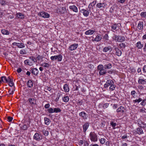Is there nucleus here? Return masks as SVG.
Returning <instances> with one entry per match:
<instances>
[{
  "instance_id": "b1692460",
  "label": "nucleus",
  "mask_w": 146,
  "mask_h": 146,
  "mask_svg": "<svg viewBox=\"0 0 146 146\" xmlns=\"http://www.w3.org/2000/svg\"><path fill=\"white\" fill-rule=\"evenodd\" d=\"M143 44H141L140 41H139L137 42L136 44V46L139 49L143 47Z\"/></svg>"
},
{
  "instance_id": "49530a36",
  "label": "nucleus",
  "mask_w": 146,
  "mask_h": 146,
  "mask_svg": "<svg viewBox=\"0 0 146 146\" xmlns=\"http://www.w3.org/2000/svg\"><path fill=\"white\" fill-rule=\"evenodd\" d=\"M1 78L3 79V82L7 83L8 82V81L7 80V78L5 76H3L1 77Z\"/></svg>"
},
{
  "instance_id": "f257e3e1",
  "label": "nucleus",
  "mask_w": 146,
  "mask_h": 146,
  "mask_svg": "<svg viewBox=\"0 0 146 146\" xmlns=\"http://www.w3.org/2000/svg\"><path fill=\"white\" fill-rule=\"evenodd\" d=\"M90 137L92 141L96 142L98 140V137L97 135L94 132H91L90 134Z\"/></svg>"
},
{
  "instance_id": "4be33fe9",
  "label": "nucleus",
  "mask_w": 146,
  "mask_h": 146,
  "mask_svg": "<svg viewBox=\"0 0 146 146\" xmlns=\"http://www.w3.org/2000/svg\"><path fill=\"white\" fill-rule=\"evenodd\" d=\"M138 82L139 84H146V79H143L139 78L138 80Z\"/></svg>"
},
{
  "instance_id": "aec40b11",
  "label": "nucleus",
  "mask_w": 146,
  "mask_h": 146,
  "mask_svg": "<svg viewBox=\"0 0 146 146\" xmlns=\"http://www.w3.org/2000/svg\"><path fill=\"white\" fill-rule=\"evenodd\" d=\"M63 88L64 91L66 92H68L69 91V88L68 85L67 84H65L63 86Z\"/></svg>"
},
{
  "instance_id": "69168bd1",
  "label": "nucleus",
  "mask_w": 146,
  "mask_h": 146,
  "mask_svg": "<svg viewBox=\"0 0 146 146\" xmlns=\"http://www.w3.org/2000/svg\"><path fill=\"white\" fill-rule=\"evenodd\" d=\"M25 50H21L20 51V53L21 54H25Z\"/></svg>"
},
{
  "instance_id": "0e129e2a",
  "label": "nucleus",
  "mask_w": 146,
  "mask_h": 146,
  "mask_svg": "<svg viewBox=\"0 0 146 146\" xmlns=\"http://www.w3.org/2000/svg\"><path fill=\"white\" fill-rule=\"evenodd\" d=\"M108 105L109 104L108 103H106L104 105L103 107L106 108L108 106Z\"/></svg>"
},
{
  "instance_id": "bb28decb",
  "label": "nucleus",
  "mask_w": 146,
  "mask_h": 146,
  "mask_svg": "<svg viewBox=\"0 0 146 146\" xmlns=\"http://www.w3.org/2000/svg\"><path fill=\"white\" fill-rule=\"evenodd\" d=\"M136 131L137 133L139 134H143V130L141 128H137Z\"/></svg>"
},
{
  "instance_id": "e433bc0d",
  "label": "nucleus",
  "mask_w": 146,
  "mask_h": 146,
  "mask_svg": "<svg viewBox=\"0 0 146 146\" xmlns=\"http://www.w3.org/2000/svg\"><path fill=\"white\" fill-rule=\"evenodd\" d=\"M61 111V110L59 108H54V113H57Z\"/></svg>"
},
{
  "instance_id": "8fccbe9b",
  "label": "nucleus",
  "mask_w": 146,
  "mask_h": 146,
  "mask_svg": "<svg viewBox=\"0 0 146 146\" xmlns=\"http://www.w3.org/2000/svg\"><path fill=\"white\" fill-rule=\"evenodd\" d=\"M43 133L45 136H47L48 134V132L47 131L44 130L43 131Z\"/></svg>"
},
{
  "instance_id": "412c9836",
  "label": "nucleus",
  "mask_w": 146,
  "mask_h": 146,
  "mask_svg": "<svg viewBox=\"0 0 146 146\" xmlns=\"http://www.w3.org/2000/svg\"><path fill=\"white\" fill-rule=\"evenodd\" d=\"M95 32V31L91 30H88L87 31L85 32V34L86 35H92L94 32Z\"/></svg>"
},
{
  "instance_id": "13d9d810",
  "label": "nucleus",
  "mask_w": 146,
  "mask_h": 146,
  "mask_svg": "<svg viewBox=\"0 0 146 146\" xmlns=\"http://www.w3.org/2000/svg\"><path fill=\"white\" fill-rule=\"evenodd\" d=\"M143 70L144 72H146V65L144 66L143 68Z\"/></svg>"
},
{
  "instance_id": "9d476101",
  "label": "nucleus",
  "mask_w": 146,
  "mask_h": 146,
  "mask_svg": "<svg viewBox=\"0 0 146 146\" xmlns=\"http://www.w3.org/2000/svg\"><path fill=\"white\" fill-rule=\"evenodd\" d=\"M125 109L123 106H120L116 110V112L119 113L121 112V113H123L125 112Z\"/></svg>"
},
{
  "instance_id": "2f4dec72",
  "label": "nucleus",
  "mask_w": 146,
  "mask_h": 146,
  "mask_svg": "<svg viewBox=\"0 0 146 146\" xmlns=\"http://www.w3.org/2000/svg\"><path fill=\"white\" fill-rule=\"evenodd\" d=\"M24 63L25 64L30 66L32 64V62L28 59H27L25 60Z\"/></svg>"
},
{
  "instance_id": "0eeeda50",
  "label": "nucleus",
  "mask_w": 146,
  "mask_h": 146,
  "mask_svg": "<svg viewBox=\"0 0 146 146\" xmlns=\"http://www.w3.org/2000/svg\"><path fill=\"white\" fill-rule=\"evenodd\" d=\"M28 101L30 103L31 106L33 107V105H36V100L33 98H29L28 99Z\"/></svg>"
},
{
  "instance_id": "774afa93",
  "label": "nucleus",
  "mask_w": 146,
  "mask_h": 146,
  "mask_svg": "<svg viewBox=\"0 0 146 146\" xmlns=\"http://www.w3.org/2000/svg\"><path fill=\"white\" fill-rule=\"evenodd\" d=\"M22 69L21 68H19L17 70V71L18 73H20L22 71Z\"/></svg>"
},
{
  "instance_id": "f8f14e48",
  "label": "nucleus",
  "mask_w": 146,
  "mask_h": 146,
  "mask_svg": "<svg viewBox=\"0 0 146 146\" xmlns=\"http://www.w3.org/2000/svg\"><path fill=\"white\" fill-rule=\"evenodd\" d=\"M31 73L34 75H36L38 73V70L36 68H32L31 70Z\"/></svg>"
},
{
  "instance_id": "473e14b6",
  "label": "nucleus",
  "mask_w": 146,
  "mask_h": 146,
  "mask_svg": "<svg viewBox=\"0 0 146 146\" xmlns=\"http://www.w3.org/2000/svg\"><path fill=\"white\" fill-rule=\"evenodd\" d=\"M62 99L63 101L66 102H68L69 101V98L68 96H65L64 97H62Z\"/></svg>"
},
{
  "instance_id": "bf43d9fd",
  "label": "nucleus",
  "mask_w": 146,
  "mask_h": 146,
  "mask_svg": "<svg viewBox=\"0 0 146 146\" xmlns=\"http://www.w3.org/2000/svg\"><path fill=\"white\" fill-rule=\"evenodd\" d=\"M0 3L2 5H5V1L3 0L1 1Z\"/></svg>"
},
{
  "instance_id": "5fc2aeb1",
  "label": "nucleus",
  "mask_w": 146,
  "mask_h": 146,
  "mask_svg": "<svg viewBox=\"0 0 146 146\" xmlns=\"http://www.w3.org/2000/svg\"><path fill=\"white\" fill-rule=\"evenodd\" d=\"M8 83H9V85L10 86L12 87L13 86L14 83L13 82V80Z\"/></svg>"
},
{
  "instance_id": "7c9ffc66",
  "label": "nucleus",
  "mask_w": 146,
  "mask_h": 146,
  "mask_svg": "<svg viewBox=\"0 0 146 146\" xmlns=\"http://www.w3.org/2000/svg\"><path fill=\"white\" fill-rule=\"evenodd\" d=\"M17 17L20 18L21 19H23L24 18V15L22 13H18L17 14Z\"/></svg>"
},
{
  "instance_id": "f704fd0d",
  "label": "nucleus",
  "mask_w": 146,
  "mask_h": 146,
  "mask_svg": "<svg viewBox=\"0 0 146 146\" xmlns=\"http://www.w3.org/2000/svg\"><path fill=\"white\" fill-rule=\"evenodd\" d=\"M104 68V66L102 64H99L97 66V69L99 70H102Z\"/></svg>"
},
{
  "instance_id": "a211bd4d",
  "label": "nucleus",
  "mask_w": 146,
  "mask_h": 146,
  "mask_svg": "<svg viewBox=\"0 0 146 146\" xmlns=\"http://www.w3.org/2000/svg\"><path fill=\"white\" fill-rule=\"evenodd\" d=\"M120 36L115 35L113 37V40L116 42H120Z\"/></svg>"
},
{
  "instance_id": "6e6552de",
  "label": "nucleus",
  "mask_w": 146,
  "mask_h": 146,
  "mask_svg": "<svg viewBox=\"0 0 146 146\" xmlns=\"http://www.w3.org/2000/svg\"><path fill=\"white\" fill-rule=\"evenodd\" d=\"M78 44L77 43H74L70 45L68 48V49L70 51H73L76 50L78 46Z\"/></svg>"
},
{
  "instance_id": "1a4fd4ad",
  "label": "nucleus",
  "mask_w": 146,
  "mask_h": 146,
  "mask_svg": "<svg viewBox=\"0 0 146 146\" xmlns=\"http://www.w3.org/2000/svg\"><path fill=\"white\" fill-rule=\"evenodd\" d=\"M106 5V4L105 3H98L96 4V7L102 9L104 8Z\"/></svg>"
},
{
  "instance_id": "a19ab883",
  "label": "nucleus",
  "mask_w": 146,
  "mask_h": 146,
  "mask_svg": "<svg viewBox=\"0 0 146 146\" xmlns=\"http://www.w3.org/2000/svg\"><path fill=\"white\" fill-rule=\"evenodd\" d=\"M110 124L113 127V129H115V127L116 125V124L115 123H114L113 121H111L110 122Z\"/></svg>"
},
{
  "instance_id": "e2e57ef3",
  "label": "nucleus",
  "mask_w": 146,
  "mask_h": 146,
  "mask_svg": "<svg viewBox=\"0 0 146 146\" xmlns=\"http://www.w3.org/2000/svg\"><path fill=\"white\" fill-rule=\"evenodd\" d=\"M50 106L49 104H46L45 105L44 107L45 108H49Z\"/></svg>"
},
{
  "instance_id": "c03bdc74",
  "label": "nucleus",
  "mask_w": 146,
  "mask_h": 146,
  "mask_svg": "<svg viewBox=\"0 0 146 146\" xmlns=\"http://www.w3.org/2000/svg\"><path fill=\"white\" fill-rule=\"evenodd\" d=\"M140 15L142 17L146 18V12H143L140 14Z\"/></svg>"
},
{
  "instance_id": "3c124183",
  "label": "nucleus",
  "mask_w": 146,
  "mask_h": 146,
  "mask_svg": "<svg viewBox=\"0 0 146 146\" xmlns=\"http://www.w3.org/2000/svg\"><path fill=\"white\" fill-rule=\"evenodd\" d=\"M108 37L109 36L107 34H105L104 37V38L106 40H108Z\"/></svg>"
},
{
  "instance_id": "f03ea898",
  "label": "nucleus",
  "mask_w": 146,
  "mask_h": 146,
  "mask_svg": "<svg viewBox=\"0 0 146 146\" xmlns=\"http://www.w3.org/2000/svg\"><path fill=\"white\" fill-rule=\"evenodd\" d=\"M62 56L61 54H59L57 55H55L52 56L50 57L51 60L54 61L57 60V61L60 62L62 61Z\"/></svg>"
},
{
  "instance_id": "39448f33",
  "label": "nucleus",
  "mask_w": 146,
  "mask_h": 146,
  "mask_svg": "<svg viewBox=\"0 0 146 146\" xmlns=\"http://www.w3.org/2000/svg\"><path fill=\"white\" fill-rule=\"evenodd\" d=\"M114 84V82L111 80H108L104 85V87L105 88H108V87Z\"/></svg>"
},
{
  "instance_id": "4d7b16f0",
  "label": "nucleus",
  "mask_w": 146,
  "mask_h": 146,
  "mask_svg": "<svg viewBox=\"0 0 146 146\" xmlns=\"http://www.w3.org/2000/svg\"><path fill=\"white\" fill-rule=\"evenodd\" d=\"M115 9V7L114 6H112L110 9V11L111 13H113L114 9Z\"/></svg>"
},
{
  "instance_id": "79ce46f5",
  "label": "nucleus",
  "mask_w": 146,
  "mask_h": 146,
  "mask_svg": "<svg viewBox=\"0 0 146 146\" xmlns=\"http://www.w3.org/2000/svg\"><path fill=\"white\" fill-rule=\"evenodd\" d=\"M115 86L114 85V84H113V85L110 86V90L111 91H113L114 90L115 88Z\"/></svg>"
},
{
  "instance_id": "f3484780",
  "label": "nucleus",
  "mask_w": 146,
  "mask_h": 146,
  "mask_svg": "<svg viewBox=\"0 0 146 146\" xmlns=\"http://www.w3.org/2000/svg\"><path fill=\"white\" fill-rule=\"evenodd\" d=\"M102 39V35L100 34L96 36V38L94 39V40H93V41H96L98 42L100 41Z\"/></svg>"
},
{
  "instance_id": "ddd939ff",
  "label": "nucleus",
  "mask_w": 146,
  "mask_h": 146,
  "mask_svg": "<svg viewBox=\"0 0 146 146\" xmlns=\"http://www.w3.org/2000/svg\"><path fill=\"white\" fill-rule=\"evenodd\" d=\"M89 126V124L88 123H85L83 125V131L84 132H85L87 129H88Z\"/></svg>"
},
{
  "instance_id": "37998d69",
  "label": "nucleus",
  "mask_w": 146,
  "mask_h": 146,
  "mask_svg": "<svg viewBox=\"0 0 146 146\" xmlns=\"http://www.w3.org/2000/svg\"><path fill=\"white\" fill-rule=\"evenodd\" d=\"M119 45L120 48H124L126 46V45L124 43H120Z\"/></svg>"
},
{
  "instance_id": "423d86ee",
  "label": "nucleus",
  "mask_w": 146,
  "mask_h": 146,
  "mask_svg": "<svg viewBox=\"0 0 146 146\" xmlns=\"http://www.w3.org/2000/svg\"><path fill=\"white\" fill-rule=\"evenodd\" d=\"M33 138L37 141H39L42 139V137L41 134L36 133L34 135Z\"/></svg>"
},
{
  "instance_id": "cd10ccee",
  "label": "nucleus",
  "mask_w": 146,
  "mask_h": 146,
  "mask_svg": "<svg viewBox=\"0 0 146 146\" xmlns=\"http://www.w3.org/2000/svg\"><path fill=\"white\" fill-rule=\"evenodd\" d=\"M1 33L3 35H9V31L4 29L1 30Z\"/></svg>"
},
{
  "instance_id": "603ef678",
  "label": "nucleus",
  "mask_w": 146,
  "mask_h": 146,
  "mask_svg": "<svg viewBox=\"0 0 146 146\" xmlns=\"http://www.w3.org/2000/svg\"><path fill=\"white\" fill-rule=\"evenodd\" d=\"M29 58L32 60V61H33L34 62H35L36 61V59L34 58V57L33 56H31L29 57Z\"/></svg>"
},
{
  "instance_id": "6e6d98bb",
  "label": "nucleus",
  "mask_w": 146,
  "mask_h": 146,
  "mask_svg": "<svg viewBox=\"0 0 146 146\" xmlns=\"http://www.w3.org/2000/svg\"><path fill=\"white\" fill-rule=\"evenodd\" d=\"M7 119L8 121L9 122H11L13 118L12 117L9 116L7 118Z\"/></svg>"
},
{
  "instance_id": "58836bf2",
  "label": "nucleus",
  "mask_w": 146,
  "mask_h": 146,
  "mask_svg": "<svg viewBox=\"0 0 146 146\" xmlns=\"http://www.w3.org/2000/svg\"><path fill=\"white\" fill-rule=\"evenodd\" d=\"M47 110L49 113H54V108H50L48 109Z\"/></svg>"
},
{
  "instance_id": "338daca9",
  "label": "nucleus",
  "mask_w": 146,
  "mask_h": 146,
  "mask_svg": "<svg viewBox=\"0 0 146 146\" xmlns=\"http://www.w3.org/2000/svg\"><path fill=\"white\" fill-rule=\"evenodd\" d=\"M135 93L136 92L135 90H133L131 92V94L134 97L133 95L135 94Z\"/></svg>"
},
{
  "instance_id": "a878e982",
  "label": "nucleus",
  "mask_w": 146,
  "mask_h": 146,
  "mask_svg": "<svg viewBox=\"0 0 146 146\" xmlns=\"http://www.w3.org/2000/svg\"><path fill=\"white\" fill-rule=\"evenodd\" d=\"M27 85L28 87L31 88L33 86V82L31 80H29L27 82Z\"/></svg>"
},
{
  "instance_id": "393cba45",
  "label": "nucleus",
  "mask_w": 146,
  "mask_h": 146,
  "mask_svg": "<svg viewBox=\"0 0 146 146\" xmlns=\"http://www.w3.org/2000/svg\"><path fill=\"white\" fill-rule=\"evenodd\" d=\"M105 70V69H104L99 70V74L101 76L106 74L107 72V71Z\"/></svg>"
},
{
  "instance_id": "2eb2a0df",
  "label": "nucleus",
  "mask_w": 146,
  "mask_h": 146,
  "mask_svg": "<svg viewBox=\"0 0 146 146\" xmlns=\"http://www.w3.org/2000/svg\"><path fill=\"white\" fill-rule=\"evenodd\" d=\"M104 66L105 69H108L111 68L112 66L111 64L108 62L105 64Z\"/></svg>"
},
{
  "instance_id": "864d4df0",
  "label": "nucleus",
  "mask_w": 146,
  "mask_h": 146,
  "mask_svg": "<svg viewBox=\"0 0 146 146\" xmlns=\"http://www.w3.org/2000/svg\"><path fill=\"white\" fill-rule=\"evenodd\" d=\"M117 27V26L116 24H114L111 26V29L113 30H115Z\"/></svg>"
},
{
  "instance_id": "ea45409f",
  "label": "nucleus",
  "mask_w": 146,
  "mask_h": 146,
  "mask_svg": "<svg viewBox=\"0 0 146 146\" xmlns=\"http://www.w3.org/2000/svg\"><path fill=\"white\" fill-rule=\"evenodd\" d=\"M100 143L103 144H104L106 141V139L105 138H102L99 140Z\"/></svg>"
},
{
  "instance_id": "72a5a7b5",
  "label": "nucleus",
  "mask_w": 146,
  "mask_h": 146,
  "mask_svg": "<svg viewBox=\"0 0 146 146\" xmlns=\"http://www.w3.org/2000/svg\"><path fill=\"white\" fill-rule=\"evenodd\" d=\"M146 104V98H143V99H142V102L140 104L142 106H144Z\"/></svg>"
},
{
  "instance_id": "9b49d317",
  "label": "nucleus",
  "mask_w": 146,
  "mask_h": 146,
  "mask_svg": "<svg viewBox=\"0 0 146 146\" xmlns=\"http://www.w3.org/2000/svg\"><path fill=\"white\" fill-rule=\"evenodd\" d=\"M69 8L70 9L75 13H77L78 12V8L75 5H72L70 6Z\"/></svg>"
},
{
  "instance_id": "6ab92c4d",
  "label": "nucleus",
  "mask_w": 146,
  "mask_h": 146,
  "mask_svg": "<svg viewBox=\"0 0 146 146\" xmlns=\"http://www.w3.org/2000/svg\"><path fill=\"white\" fill-rule=\"evenodd\" d=\"M111 46H109L108 47H105L103 49V51L104 52H107L109 50L111 51Z\"/></svg>"
},
{
  "instance_id": "7ed1b4c3",
  "label": "nucleus",
  "mask_w": 146,
  "mask_h": 146,
  "mask_svg": "<svg viewBox=\"0 0 146 146\" xmlns=\"http://www.w3.org/2000/svg\"><path fill=\"white\" fill-rule=\"evenodd\" d=\"M80 12L83 13L84 16L87 17L88 16L90 12H91L90 9H89V10H86L84 9H81L80 10Z\"/></svg>"
},
{
  "instance_id": "5701e85b",
  "label": "nucleus",
  "mask_w": 146,
  "mask_h": 146,
  "mask_svg": "<svg viewBox=\"0 0 146 146\" xmlns=\"http://www.w3.org/2000/svg\"><path fill=\"white\" fill-rule=\"evenodd\" d=\"M137 27L139 30H142L143 28V22H139L138 23Z\"/></svg>"
},
{
  "instance_id": "09e8293b",
  "label": "nucleus",
  "mask_w": 146,
  "mask_h": 146,
  "mask_svg": "<svg viewBox=\"0 0 146 146\" xmlns=\"http://www.w3.org/2000/svg\"><path fill=\"white\" fill-rule=\"evenodd\" d=\"M138 122L139 126L140 127H141V125L143 123V122L141 120H139L138 121Z\"/></svg>"
},
{
  "instance_id": "c756f323",
  "label": "nucleus",
  "mask_w": 146,
  "mask_h": 146,
  "mask_svg": "<svg viewBox=\"0 0 146 146\" xmlns=\"http://www.w3.org/2000/svg\"><path fill=\"white\" fill-rule=\"evenodd\" d=\"M96 3V1H94L92 2L89 4L88 8L90 9L92 7H93L94 6Z\"/></svg>"
},
{
  "instance_id": "dca6fc26",
  "label": "nucleus",
  "mask_w": 146,
  "mask_h": 146,
  "mask_svg": "<svg viewBox=\"0 0 146 146\" xmlns=\"http://www.w3.org/2000/svg\"><path fill=\"white\" fill-rule=\"evenodd\" d=\"M86 113L84 111L81 112L79 113V115L82 117L84 119H86L87 118Z\"/></svg>"
},
{
  "instance_id": "680f3d73",
  "label": "nucleus",
  "mask_w": 146,
  "mask_h": 146,
  "mask_svg": "<svg viewBox=\"0 0 146 146\" xmlns=\"http://www.w3.org/2000/svg\"><path fill=\"white\" fill-rule=\"evenodd\" d=\"M36 58L38 60H41L42 58L40 55H38Z\"/></svg>"
},
{
  "instance_id": "c85d7f7f",
  "label": "nucleus",
  "mask_w": 146,
  "mask_h": 146,
  "mask_svg": "<svg viewBox=\"0 0 146 146\" xmlns=\"http://www.w3.org/2000/svg\"><path fill=\"white\" fill-rule=\"evenodd\" d=\"M44 119L45 124L46 125H49L50 121V120L46 117H44Z\"/></svg>"
},
{
  "instance_id": "052dcab7",
  "label": "nucleus",
  "mask_w": 146,
  "mask_h": 146,
  "mask_svg": "<svg viewBox=\"0 0 146 146\" xmlns=\"http://www.w3.org/2000/svg\"><path fill=\"white\" fill-rule=\"evenodd\" d=\"M22 129L23 130H26L27 128V127L26 125H23L22 127Z\"/></svg>"
},
{
  "instance_id": "4c0bfd02",
  "label": "nucleus",
  "mask_w": 146,
  "mask_h": 146,
  "mask_svg": "<svg viewBox=\"0 0 146 146\" xmlns=\"http://www.w3.org/2000/svg\"><path fill=\"white\" fill-rule=\"evenodd\" d=\"M142 100V99L139 98L138 99H136L133 100V102L134 103H139L141 102Z\"/></svg>"
},
{
  "instance_id": "de8ad7c7",
  "label": "nucleus",
  "mask_w": 146,
  "mask_h": 146,
  "mask_svg": "<svg viewBox=\"0 0 146 146\" xmlns=\"http://www.w3.org/2000/svg\"><path fill=\"white\" fill-rule=\"evenodd\" d=\"M125 40V38L124 36H120V42L124 41Z\"/></svg>"
},
{
  "instance_id": "4468645a",
  "label": "nucleus",
  "mask_w": 146,
  "mask_h": 146,
  "mask_svg": "<svg viewBox=\"0 0 146 146\" xmlns=\"http://www.w3.org/2000/svg\"><path fill=\"white\" fill-rule=\"evenodd\" d=\"M114 50H115L116 51V54L118 56H121L122 52L117 47H115Z\"/></svg>"
},
{
  "instance_id": "a18cd8bd",
  "label": "nucleus",
  "mask_w": 146,
  "mask_h": 146,
  "mask_svg": "<svg viewBox=\"0 0 146 146\" xmlns=\"http://www.w3.org/2000/svg\"><path fill=\"white\" fill-rule=\"evenodd\" d=\"M41 65L46 67H49L50 66L49 64L47 63L42 64Z\"/></svg>"
},
{
  "instance_id": "c9c22d12",
  "label": "nucleus",
  "mask_w": 146,
  "mask_h": 146,
  "mask_svg": "<svg viewBox=\"0 0 146 146\" xmlns=\"http://www.w3.org/2000/svg\"><path fill=\"white\" fill-rule=\"evenodd\" d=\"M17 46H18V47L20 48H23L25 47V45L23 44L22 43H18Z\"/></svg>"
},
{
  "instance_id": "20e7f679",
  "label": "nucleus",
  "mask_w": 146,
  "mask_h": 146,
  "mask_svg": "<svg viewBox=\"0 0 146 146\" xmlns=\"http://www.w3.org/2000/svg\"><path fill=\"white\" fill-rule=\"evenodd\" d=\"M38 15L43 18H48L50 17V15L48 13L42 11L38 14Z\"/></svg>"
}]
</instances>
